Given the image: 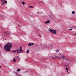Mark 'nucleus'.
I'll list each match as a JSON object with an SVG mask.
<instances>
[{"label": "nucleus", "instance_id": "nucleus-14", "mask_svg": "<svg viewBox=\"0 0 76 76\" xmlns=\"http://www.w3.org/2000/svg\"><path fill=\"white\" fill-rule=\"evenodd\" d=\"M64 67L65 68H67V65H65L64 66Z\"/></svg>", "mask_w": 76, "mask_h": 76}, {"label": "nucleus", "instance_id": "nucleus-13", "mask_svg": "<svg viewBox=\"0 0 76 76\" xmlns=\"http://www.w3.org/2000/svg\"><path fill=\"white\" fill-rule=\"evenodd\" d=\"M22 4H23V5H25V3L24 1L22 2Z\"/></svg>", "mask_w": 76, "mask_h": 76}, {"label": "nucleus", "instance_id": "nucleus-20", "mask_svg": "<svg viewBox=\"0 0 76 76\" xmlns=\"http://www.w3.org/2000/svg\"><path fill=\"white\" fill-rule=\"evenodd\" d=\"M34 45V43H31V45Z\"/></svg>", "mask_w": 76, "mask_h": 76}, {"label": "nucleus", "instance_id": "nucleus-29", "mask_svg": "<svg viewBox=\"0 0 76 76\" xmlns=\"http://www.w3.org/2000/svg\"><path fill=\"white\" fill-rule=\"evenodd\" d=\"M70 73V72H68V74H69Z\"/></svg>", "mask_w": 76, "mask_h": 76}, {"label": "nucleus", "instance_id": "nucleus-7", "mask_svg": "<svg viewBox=\"0 0 76 76\" xmlns=\"http://www.w3.org/2000/svg\"><path fill=\"white\" fill-rule=\"evenodd\" d=\"M52 48V47H51V46L50 45H49V46L47 47V48L49 50H51Z\"/></svg>", "mask_w": 76, "mask_h": 76}, {"label": "nucleus", "instance_id": "nucleus-1", "mask_svg": "<svg viewBox=\"0 0 76 76\" xmlns=\"http://www.w3.org/2000/svg\"><path fill=\"white\" fill-rule=\"evenodd\" d=\"M12 43H7L4 47V50L5 51H7L10 52L11 51L10 50L11 49V48L12 47Z\"/></svg>", "mask_w": 76, "mask_h": 76}, {"label": "nucleus", "instance_id": "nucleus-16", "mask_svg": "<svg viewBox=\"0 0 76 76\" xmlns=\"http://www.w3.org/2000/svg\"><path fill=\"white\" fill-rule=\"evenodd\" d=\"M37 14H39V15L41 14V12H39V11H38L37 12Z\"/></svg>", "mask_w": 76, "mask_h": 76}, {"label": "nucleus", "instance_id": "nucleus-12", "mask_svg": "<svg viewBox=\"0 0 76 76\" xmlns=\"http://www.w3.org/2000/svg\"><path fill=\"white\" fill-rule=\"evenodd\" d=\"M40 4H42V3H44V2L43 1H41L39 2Z\"/></svg>", "mask_w": 76, "mask_h": 76}, {"label": "nucleus", "instance_id": "nucleus-27", "mask_svg": "<svg viewBox=\"0 0 76 76\" xmlns=\"http://www.w3.org/2000/svg\"><path fill=\"white\" fill-rule=\"evenodd\" d=\"M27 72H28V71H27V72H24V73H27Z\"/></svg>", "mask_w": 76, "mask_h": 76}, {"label": "nucleus", "instance_id": "nucleus-23", "mask_svg": "<svg viewBox=\"0 0 76 76\" xmlns=\"http://www.w3.org/2000/svg\"><path fill=\"white\" fill-rule=\"evenodd\" d=\"M56 53H58V51H59V50H56Z\"/></svg>", "mask_w": 76, "mask_h": 76}, {"label": "nucleus", "instance_id": "nucleus-6", "mask_svg": "<svg viewBox=\"0 0 76 76\" xmlns=\"http://www.w3.org/2000/svg\"><path fill=\"white\" fill-rule=\"evenodd\" d=\"M10 32L9 31H8L6 32H4V35H10Z\"/></svg>", "mask_w": 76, "mask_h": 76}, {"label": "nucleus", "instance_id": "nucleus-31", "mask_svg": "<svg viewBox=\"0 0 76 76\" xmlns=\"http://www.w3.org/2000/svg\"><path fill=\"white\" fill-rule=\"evenodd\" d=\"M75 34L76 35V33H75Z\"/></svg>", "mask_w": 76, "mask_h": 76}, {"label": "nucleus", "instance_id": "nucleus-26", "mask_svg": "<svg viewBox=\"0 0 76 76\" xmlns=\"http://www.w3.org/2000/svg\"><path fill=\"white\" fill-rule=\"evenodd\" d=\"M17 58H19V59H20V58H19V57H18V56H17Z\"/></svg>", "mask_w": 76, "mask_h": 76}, {"label": "nucleus", "instance_id": "nucleus-10", "mask_svg": "<svg viewBox=\"0 0 76 76\" xmlns=\"http://www.w3.org/2000/svg\"><path fill=\"white\" fill-rule=\"evenodd\" d=\"M16 61V59H15V58H13V61H12L13 62H14L15 63V61Z\"/></svg>", "mask_w": 76, "mask_h": 76}, {"label": "nucleus", "instance_id": "nucleus-11", "mask_svg": "<svg viewBox=\"0 0 76 76\" xmlns=\"http://www.w3.org/2000/svg\"><path fill=\"white\" fill-rule=\"evenodd\" d=\"M50 58H52V59H56V58H55V57H53V56H50Z\"/></svg>", "mask_w": 76, "mask_h": 76}, {"label": "nucleus", "instance_id": "nucleus-32", "mask_svg": "<svg viewBox=\"0 0 76 76\" xmlns=\"http://www.w3.org/2000/svg\"><path fill=\"white\" fill-rule=\"evenodd\" d=\"M67 72H68V71H67Z\"/></svg>", "mask_w": 76, "mask_h": 76}, {"label": "nucleus", "instance_id": "nucleus-15", "mask_svg": "<svg viewBox=\"0 0 76 76\" xmlns=\"http://www.w3.org/2000/svg\"><path fill=\"white\" fill-rule=\"evenodd\" d=\"M72 14H75V11H73L72 12Z\"/></svg>", "mask_w": 76, "mask_h": 76}, {"label": "nucleus", "instance_id": "nucleus-2", "mask_svg": "<svg viewBox=\"0 0 76 76\" xmlns=\"http://www.w3.org/2000/svg\"><path fill=\"white\" fill-rule=\"evenodd\" d=\"M55 58H61L62 60H63V58H64V57L63 54L61 53L59 54L57 56H56V55H55Z\"/></svg>", "mask_w": 76, "mask_h": 76}, {"label": "nucleus", "instance_id": "nucleus-4", "mask_svg": "<svg viewBox=\"0 0 76 76\" xmlns=\"http://www.w3.org/2000/svg\"><path fill=\"white\" fill-rule=\"evenodd\" d=\"M49 31H50V32L53 34H56V31L57 30L52 29H51L49 28Z\"/></svg>", "mask_w": 76, "mask_h": 76}, {"label": "nucleus", "instance_id": "nucleus-5", "mask_svg": "<svg viewBox=\"0 0 76 76\" xmlns=\"http://www.w3.org/2000/svg\"><path fill=\"white\" fill-rule=\"evenodd\" d=\"M1 5H2L4 4L5 3H7V1H5V0H1Z\"/></svg>", "mask_w": 76, "mask_h": 76}, {"label": "nucleus", "instance_id": "nucleus-9", "mask_svg": "<svg viewBox=\"0 0 76 76\" xmlns=\"http://www.w3.org/2000/svg\"><path fill=\"white\" fill-rule=\"evenodd\" d=\"M62 60H63L64 61V60H66V61H68V58L64 57V58H63Z\"/></svg>", "mask_w": 76, "mask_h": 76}, {"label": "nucleus", "instance_id": "nucleus-30", "mask_svg": "<svg viewBox=\"0 0 76 76\" xmlns=\"http://www.w3.org/2000/svg\"><path fill=\"white\" fill-rule=\"evenodd\" d=\"M1 66L0 65V68L1 67Z\"/></svg>", "mask_w": 76, "mask_h": 76}, {"label": "nucleus", "instance_id": "nucleus-21", "mask_svg": "<svg viewBox=\"0 0 76 76\" xmlns=\"http://www.w3.org/2000/svg\"><path fill=\"white\" fill-rule=\"evenodd\" d=\"M17 72H20V69H18L17 70Z\"/></svg>", "mask_w": 76, "mask_h": 76}, {"label": "nucleus", "instance_id": "nucleus-33", "mask_svg": "<svg viewBox=\"0 0 76 76\" xmlns=\"http://www.w3.org/2000/svg\"><path fill=\"white\" fill-rule=\"evenodd\" d=\"M19 76H20V75H19Z\"/></svg>", "mask_w": 76, "mask_h": 76}, {"label": "nucleus", "instance_id": "nucleus-18", "mask_svg": "<svg viewBox=\"0 0 76 76\" xmlns=\"http://www.w3.org/2000/svg\"><path fill=\"white\" fill-rule=\"evenodd\" d=\"M29 8H33V7L32 6H30L29 7Z\"/></svg>", "mask_w": 76, "mask_h": 76}, {"label": "nucleus", "instance_id": "nucleus-17", "mask_svg": "<svg viewBox=\"0 0 76 76\" xmlns=\"http://www.w3.org/2000/svg\"><path fill=\"white\" fill-rule=\"evenodd\" d=\"M28 46H31V43H29L28 45Z\"/></svg>", "mask_w": 76, "mask_h": 76}, {"label": "nucleus", "instance_id": "nucleus-3", "mask_svg": "<svg viewBox=\"0 0 76 76\" xmlns=\"http://www.w3.org/2000/svg\"><path fill=\"white\" fill-rule=\"evenodd\" d=\"M16 53H19L23 52V50H22V47H20L18 49L16 50Z\"/></svg>", "mask_w": 76, "mask_h": 76}, {"label": "nucleus", "instance_id": "nucleus-19", "mask_svg": "<svg viewBox=\"0 0 76 76\" xmlns=\"http://www.w3.org/2000/svg\"><path fill=\"white\" fill-rule=\"evenodd\" d=\"M29 50H28L26 52L27 53H29Z\"/></svg>", "mask_w": 76, "mask_h": 76}, {"label": "nucleus", "instance_id": "nucleus-22", "mask_svg": "<svg viewBox=\"0 0 76 76\" xmlns=\"http://www.w3.org/2000/svg\"><path fill=\"white\" fill-rule=\"evenodd\" d=\"M12 51H13L14 52H16V50H13Z\"/></svg>", "mask_w": 76, "mask_h": 76}, {"label": "nucleus", "instance_id": "nucleus-28", "mask_svg": "<svg viewBox=\"0 0 76 76\" xmlns=\"http://www.w3.org/2000/svg\"><path fill=\"white\" fill-rule=\"evenodd\" d=\"M39 36L40 37H41V36L39 35Z\"/></svg>", "mask_w": 76, "mask_h": 76}, {"label": "nucleus", "instance_id": "nucleus-8", "mask_svg": "<svg viewBox=\"0 0 76 76\" xmlns=\"http://www.w3.org/2000/svg\"><path fill=\"white\" fill-rule=\"evenodd\" d=\"M50 22H51V20H48L45 22V24H47L48 23H48H49Z\"/></svg>", "mask_w": 76, "mask_h": 76}, {"label": "nucleus", "instance_id": "nucleus-24", "mask_svg": "<svg viewBox=\"0 0 76 76\" xmlns=\"http://www.w3.org/2000/svg\"><path fill=\"white\" fill-rule=\"evenodd\" d=\"M69 31H72V28H70V29H69Z\"/></svg>", "mask_w": 76, "mask_h": 76}, {"label": "nucleus", "instance_id": "nucleus-25", "mask_svg": "<svg viewBox=\"0 0 76 76\" xmlns=\"http://www.w3.org/2000/svg\"><path fill=\"white\" fill-rule=\"evenodd\" d=\"M66 70L67 71V70H68V69H67V68H66Z\"/></svg>", "mask_w": 76, "mask_h": 76}]
</instances>
